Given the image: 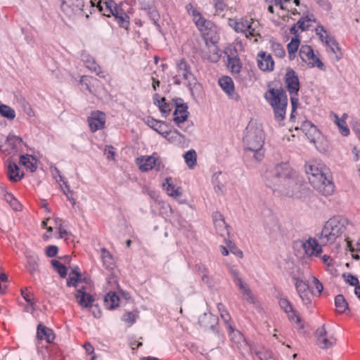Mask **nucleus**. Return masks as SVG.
<instances>
[{"instance_id":"nucleus-32","label":"nucleus","mask_w":360,"mask_h":360,"mask_svg":"<svg viewBox=\"0 0 360 360\" xmlns=\"http://www.w3.org/2000/svg\"><path fill=\"white\" fill-rule=\"evenodd\" d=\"M198 323L205 329H213L217 323V317L212 314L205 313L200 316Z\"/></svg>"},{"instance_id":"nucleus-29","label":"nucleus","mask_w":360,"mask_h":360,"mask_svg":"<svg viewBox=\"0 0 360 360\" xmlns=\"http://www.w3.org/2000/svg\"><path fill=\"white\" fill-rule=\"evenodd\" d=\"M219 84L221 88L231 98H238V96L235 95L234 84L232 79L228 76H224L219 79Z\"/></svg>"},{"instance_id":"nucleus-22","label":"nucleus","mask_w":360,"mask_h":360,"mask_svg":"<svg viewBox=\"0 0 360 360\" xmlns=\"http://www.w3.org/2000/svg\"><path fill=\"white\" fill-rule=\"evenodd\" d=\"M112 15L120 27L128 30L130 25L129 17L120 5L116 4Z\"/></svg>"},{"instance_id":"nucleus-49","label":"nucleus","mask_w":360,"mask_h":360,"mask_svg":"<svg viewBox=\"0 0 360 360\" xmlns=\"http://www.w3.org/2000/svg\"><path fill=\"white\" fill-rule=\"evenodd\" d=\"M51 264L54 269V270L58 273V274L62 277L65 278L67 276V268L63 264L60 262L53 259L51 261Z\"/></svg>"},{"instance_id":"nucleus-26","label":"nucleus","mask_w":360,"mask_h":360,"mask_svg":"<svg viewBox=\"0 0 360 360\" xmlns=\"http://www.w3.org/2000/svg\"><path fill=\"white\" fill-rule=\"evenodd\" d=\"M292 280H293L296 290L298 292L300 298L304 302H309V298L308 295L309 293V290L308 283L297 277H293Z\"/></svg>"},{"instance_id":"nucleus-31","label":"nucleus","mask_w":360,"mask_h":360,"mask_svg":"<svg viewBox=\"0 0 360 360\" xmlns=\"http://www.w3.org/2000/svg\"><path fill=\"white\" fill-rule=\"evenodd\" d=\"M7 174L9 179L13 182L19 181L24 176V172L15 162L8 163Z\"/></svg>"},{"instance_id":"nucleus-13","label":"nucleus","mask_w":360,"mask_h":360,"mask_svg":"<svg viewBox=\"0 0 360 360\" xmlns=\"http://www.w3.org/2000/svg\"><path fill=\"white\" fill-rule=\"evenodd\" d=\"M279 304L284 311L288 314L290 321H295L298 329H303L304 324L299 314L293 309L291 303L285 298H281L279 300Z\"/></svg>"},{"instance_id":"nucleus-35","label":"nucleus","mask_w":360,"mask_h":360,"mask_svg":"<svg viewBox=\"0 0 360 360\" xmlns=\"http://www.w3.org/2000/svg\"><path fill=\"white\" fill-rule=\"evenodd\" d=\"M300 45V37L298 34H295V36L292 37L290 41L287 44V50L290 60L295 59Z\"/></svg>"},{"instance_id":"nucleus-12","label":"nucleus","mask_w":360,"mask_h":360,"mask_svg":"<svg viewBox=\"0 0 360 360\" xmlns=\"http://www.w3.org/2000/svg\"><path fill=\"white\" fill-rule=\"evenodd\" d=\"M90 283H86V285H82L77 290L75 297L79 305L82 308L91 307L94 302V297L88 292L90 288Z\"/></svg>"},{"instance_id":"nucleus-21","label":"nucleus","mask_w":360,"mask_h":360,"mask_svg":"<svg viewBox=\"0 0 360 360\" xmlns=\"http://www.w3.org/2000/svg\"><path fill=\"white\" fill-rule=\"evenodd\" d=\"M96 2V7L98 11L103 13V15L107 17L112 16L113 11L117 4L112 0H91L92 6H94Z\"/></svg>"},{"instance_id":"nucleus-8","label":"nucleus","mask_w":360,"mask_h":360,"mask_svg":"<svg viewBox=\"0 0 360 360\" xmlns=\"http://www.w3.org/2000/svg\"><path fill=\"white\" fill-rule=\"evenodd\" d=\"M301 60L311 68L317 67L320 70H324L325 66L319 58L314 53L311 46L302 45L299 51Z\"/></svg>"},{"instance_id":"nucleus-7","label":"nucleus","mask_w":360,"mask_h":360,"mask_svg":"<svg viewBox=\"0 0 360 360\" xmlns=\"http://www.w3.org/2000/svg\"><path fill=\"white\" fill-rule=\"evenodd\" d=\"M284 84L287 89L292 105V112L290 114V120L295 117V112L299 105L298 92L300 90V81L296 72L290 69L288 70L284 77Z\"/></svg>"},{"instance_id":"nucleus-9","label":"nucleus","mask_w":360,"mask_h":360,"mask_svg":"<svg viewBox=\"0 0 360 360\" xmlns=\"http://www.w3.org/2000/svg\"><path fill=\"white\" fill-rule=\"evenodd\" d=\"M135 162L139 169L143 172L152 169L160 171L162 167L160 159L155 154L141 156L137 158Z\"/></svg>"},{"instance_id":"nucleus-3","label":"nucleus","mask_w":360,"mask_h":360,"mask_svg":"<svg viewBox=\"0 0 360 360\" xmlns=\"http://www.w3.org/2000/svg\"><path fill=\"white\" fill-rule=\"evenodd\" d=\"M347 221L339 217L329 219L324 224L319 237L323 245H331L342 238L346 231Z\"/></svg>"},{"instance_id":"nucleus-40","label":"nucleus","mask_w":360,"mask_h":360,"mask_svg":"<svg viewBox=\"0 0 360 360\" xmlns=\"http://www.w3.org/2000/svg\"><path fill=\"white\" fill-rule=\"evenodd\" d=\"M269 44L270 50L276 57L279 58H283L285 56V50L281 43L277 42L273 39H271L269 41Z\"/></svg>"},{"instance_id":"nucleus-48","label":"nucleus","mask_w":360,"mask_h":360,"mask_svg":"<svg viewBox=\"0 0 360 360\" xmlns=\"http://www.w3.org/2000/svg\"><path fill=\"white\" fill-rule=\"evenodd\" d=\"M0 115L4 117L13 120L15 117V110L8 105H0Z\"/></svg>"},{"instance_id":"nucleus-2","label":"nucleus","mask_w":360,"mask_h":360,"mask_svg":"<svg viewBox=\"0 0 360 360\" xmlns=\"http://www.w3.org/2000/svg\"><path fill=\"white\" fill-rule=\"evenodd\" d=\"M305 172L314 188L324 196H330L335 191V185L328 168L320 160H309L305 165Z\"/></svg>"},{"instance_id":"nucleus-30","label":"nucleus","mask_w":360,"mask_h":360,"mask_svg":"<svg viewBox=\"0 0 360 360\" xmlns=\"http://www.w3.org/2000/svg\"><path fill=\"white\" fill-rule=\"evenodd\" d=\"M146 123L149 127L162 136L169 129L168 125L165 122L157 120L152 117H148Z\"/></svg>"},{"instance_id":"nucleus-15","label":"nucleus","mask_w":360,"mask_h":360,"mask_svg":"<svg viewBox=\"0 0 360 360\" xmlns=\"http://www.w3.org/2000/svg\"><path fill=\"white\" fill-rule=\"evenodd\" d=\"M193 75L188 63L182 59L177 63V74L174 77V84H180L182 80H189Z\"/></svg>"},{"instance_id":"nucleus-63","label":"nucleus","mask_w":360,"mask_h":360,"mask_svg":"<svg viewBox=\"0 0 360 360\" xmlns=\"http://www.w3.org/2000/svg\"><path fill=\"white\" fill-rule=\"evenodd\" d=\"M231 252L237 255L238 257H243V252L237 248L235 245H229Z\"/></svg>"},{"instance_id":"nucleus-14","label":"nucleus","mask_w":360,"mask_h":360,"mask_svg":"<svg viewBox=\"0 0 360 360\" xmlns=\"http://www.w3.org/2000/svg\"><path fill=\"white\" fill-rule=\"evenodd\" d=\"M316 33L320 40L325 44L326 46L333 53H336L339 49L338 46L333 37L329 35L327 30L322 26L319 25L316 28Z\"/></svg>"},{"instance_id":"nucleus-60","label":"nucleus","mask_w":360,"mask_h":360,"mask_svg":"<svg viewBox=\"0 0 360 360\" xmlns=\"http://www.w3.org/2000/svg\"><path fill=\"white\" fill-rule=\"evenodd\" d=\"M58 249L55 245H49L46 249V254L49 257H55L58 253Z\"/></svg>"},{"instance_id":"nucleus-64","label":"nucleus","mask_w":360,"mask_h":360,"mask_svg":"<svg viewBox=\"0 0 360 360\" xmlns=\"http://www.w3.org/2000/svg\"><path fill=\"white\" fill-rule=\"evenodd\" d=\"M257 355L261 360H276L269 352L264 354L258 353Z\"/></svg>"},{"instance_id":"nucleus-33","label":"nucleus","mask_w":360,"mask_h":360,"mask_svg":"<svg viewBox=\"0 0 360 360\" xmlns=\"http://www.w3.org/2000/svg\"><path fill=\"white\" fill-rule=\"evenodd\" d=\"M231 342L236 345L238 348H240L243 345H246L243 334L237 330H234L232 326H229L227 329Z\"/></svg>"},{"instance_id":"nucleus-46","label":"nucleus","mask_w":360,"mask_h":360,"mask_svg":"<svg viewBox=\"0 0 360 360\" xmlns=\"http://www.w3.org/2000/svg\"><path fill=\"white\" fill-rule=\"evenodd\" d=\"M101 252L103 265L105 266L106 268H112L115 264V259L113 256L105 248H102Z\"/></svg>"},{"instance_id":"nucleus-34","label":"nucleus","mask_w":360,"mask_h":360,"mask_svg":"<svg viewBox=\"0 0 360 360\" xmlns=\"http://www.w3.org/2000/svg\"><path fill=\"white\" fill-rule=\"evenodd\" d=\"M162 186L167 191V194L173 198H178L181 194V188L176 186L173 184L172 177L166 178L165 182L162 184Z\"/></svg>"},{"instance_id":"nucleus-4","label":"nucleus","mask_w":360,"mask_h":360,"mask_svg":"<svg viewBox=\"0 0 360 360\" xmlns=\"http://www.w3.org/2000/svg\"><path fill=\"white\" fill-rule=\"evenodd\" d=\"M267 103L272 107L275 119L283 121L285 119L288 106V97L281 88H269L264 94Z\"/></svg>"},{"instance_id":"nucleus-5","label":"nucleus","mask_w":360,"mask_h":360,"mask_svg":"<svg viewBox=\"0 0 360 360\" xmlns=\"http://www.w3.org/2000/svg\"><path fill=\"white\" fill-rule=\"evenodd\" d=\"M228 24L235 32L245 34L247 39H253L255 43H257L258 38H261L259 22L253 18H229Z\"/></svg>"},{"instance_id":"nucleus-58","label":"nucleus","mask_w":360,"mask_h":360,"mask_svg":"<svg viewBox=\"0 0 360 360\" xmlns=\"http://www.w3.org/2000/svg\"><path fill=\"white\" fill-rule=\"evenodd\" d=\"M290 0H266V3H272L276 8L279 10H284L285 8L284 6L285 3L290 2Z\"/></svg>"},{"instance_id":"nucleus-16","label":"nucleus","mask_w":360,"mask_h":360,"mask_svg":"<svg viewBox=\"0 0 360 360\" xmlns=\"http://www.w3.org/2000/svg\"><path fill=\"white\" fill-rule=\"evenodd\" d=\"M257 66L262 71L271 72L274 68V61L270 53L261 51L257 55Z\"/></svg>"},{"instance_id":"nucleus-24","label":"nucleus","mask_w":360,"mask_h":360,"mask_svg":"<svg viewBox=\"0 0 360 360\" xmlns=\"http://www.w3.org/2000/svg\"><path fill=\"white\" fill-rule=\"evenodd\" d=\"M86 283L89 282L81 279L79 268L78 266L74 267L71 270L69 274V278L67 280L68 286H74L77 290L79 288H81L82 285H86Z\"/></svg>"},{"instance_id":"nucleus-41","label":"nucleus","mask_w":360,"mask_h":360,"mask_svg":"<svg viewBox=\"0 0 360 360\" xmlns=\"http://www.w3.org/2000/svg\"><path fill=\"white\" fill-rule=\"evenodd\" d=\"M39 258L37 255H27L26 268L31 275H33L38 271L39 268Z\"/></svg>"},{"instance_id":"nucleus-50","label":"nucleus","mask_w":360,"mask_h":360,"mask_svg":"<svg viewBox=\"0 0 360 360\" xmlns=\"http://www.w3.org/2000/svg\"><path fill=\"white\" fill-rule=\"evenodd\" d=\"M139 314L138 312L127 311L122 316V321L127 323L129 326L135 323Z\"/></svg>"},{"instance_id":"nucleus-59","label":"nucleus","mask_w":360,"mask_h":360,"mask_svg":"<svg viewBox=\"0 0 360 360\" xmlns=\"http://www.w3.org/2000/svg\"><path fill=\"white\" fill-rule=\"evenodd\" d=\"M311 278L312 279V283L314 286V288L316 289V292L319 295L323 290V285L314 276L311 275Z\"/></svg>"},{"instance_id":"nucleus-42","label":"nucleus","mask_w":360,"mask_h":360,"mask_svg":"<svg viewBox=\"0 0 360 360\" xmlns=\"http://www.w3.org/2000/svg\"><path fill=\"white\" fill-rule=\"evenodd\" d=\"M227 67L230 69L232 74H239L242 68V65L239 58L237 56L233 57L229 56Z\"/></svg>"},{"instance_id":"nucleus-61","label":"nucleus","mask_w":360,"mask_h":360,"mask_svg":"<svg viewBox=\"0 0 360 360\" xmlns=\"http://www.w3.org/2000/svg\"><path fill=\"white\" fill-rule=\"evenodd\" d=\"M220 316L222 320L224 321L227 329L229 328V326H232L231 323V318L227 311H223V313H221Z\"/></svg>"},{"instance_id":"nucleus-19","label":"nucleus","mask_w":360,"mask_h":360,"mask_svg":"<svg viewBox=\"0 0 360 360\" xmlns=\"http://www.w3.org/2000/svg\"><path fill=\"white\" fill-rule=\"evenodd\" d=\"M188 115V106L186 104H176L173 120L178 127L183 129L181 124L186 121Z\"/></svg>"},{"instance_id":"nucleus-1","label":"nucleus","mask_w":360,"mask_h":360,"mask_svg":"<svg viewBox=\"0 0 360 360\" xmlns=\"http://www.w3.org/2000/svg\"><path fill=\"white\" fill-rule=\"evenodd\" d=\"M294 172L288 162H283L266 171L264 179L266 185L274 191H278L283 195L300 198L296 191L300 186L293 176Z\"/></svg>"},{"instance_id":"nucleus-54","label":"nucleus","mask_w":360,"mask_h":360,"mask_svg":"<svg viewBox=\"0 0 360 360\" xmlns=\"http://www.w3.org/2000/svg\"><path fill=\"white\" fill-rule=\"evenodd\" d=\"M213 3H214V7L215 9V12L217 14H219L221 12H223L226 7V4L224 0H213Z\"/></svg>"},{"instance_id":"nucleus-11","label":"nucleus","mask_w":360,"mask_h":360,"mask_svg":"<svg viewBox=\"0 0 360 360\" xmlns=\"http://www.w3.org/2000/svg\"><path fill=\"white\" fill-rule=\"evenodd\" d=\"M87 122L91 132H96L105 128L106 122V115L105 112L100 110H94L91 112L87 117Z\"/></svg>"},{"instance_id":"nucleus-57","label":"nucleus","mask_w":360,"mask_h":360,"mask_svg":"<svg viewBox=\"0 0 360 360\" xmlns=\"http://www.w3.org/2000/svg\"><path fill=\"white\" fill-rule=\"evenodd\" d=\"M86 67L91 70L92 72H96L97 75H100L102 73L101 68L100 65H98L94 61H92V63H86Z\"/></svg>"},{"instance_id":"nucleus-44","label":"nucleus","mask_w":360,"mask_h":360,"mask_svg":"<svg viewBox=\"0 0 360 360\" xmlns=\"http://www.w3.org/2000/svg\"><path fill=\"white\" fill-rule=\"evenodd\" d=\"M208 28L210 30V27ZM202 37L205 41V45H208V44H217L219 40V35L217 26H215L214 29H211L210 32L204 34Z\"/></svg>"},{"instance_id":"nucleus-25","label":"nucleus","mask_w":360,"mask_h":360,"mask_svg":"<svg viewBox=\"0 0 360 360\" xmlns=\"http://www.w3.org/2000/svg\"><path fill=\"white\" fill-rule=\"evenodd\" d=\"M169 143L180 147H184L186 143V137L180 134L177 130L167 129L163 136Z\"/></svg>"},{"instance_id":"nucleus-45","label":"nucleus","mask_w":360,"mask_h":360,"mask_svg":"<svg viewBox=\"0 0 360 360\" xmlns=\"http://www.w3.org/2000/svg\"><path fill=\"white\" fill-rule=\"evenodd\" d=\"M185 162L189 169H193L197 165V153L191 149L184 155Z\"/></svg>"},{"instance_id":"nucleus-52","label":"nucleus","mask_w":360,"mask_h":360,"mask_svg":"<svg viewBox=\"0 0 360 360\" xmlns=\"http://www.w3.org/2000/svg\"><path fill=\"white\" fill-rule=\"evenodd\" d=\"M342 277L347 283L352 286H355V288L359 286V279L356 276L350 274H343Z\"/></svg>"},{"instance_id":"nucleus-36","label":"nucleus","mask_w":360,"mask_h":360,"mask_svg":"<svg viewBox=\"0 0 360 360\" xmlns=\"http://www.w3.org/2000/svg\"><path fill=\"white\" fill-rule=\"evenodd\" d=\"M153 98L154 103L158 107L162 116L167 117L172 110L171 105L166 103L165 98H159L158 94H155Z\"/></svg>"},{"instance_id":"nucleus-18","label":"nucleus","mask_w":360,"mask_h":360,"mask_svg":"<svg viewBox=\"0 0 360 360\" xmlns=\"http://www.w3.org/2000/svg\"><path fill=\"white\" fill-rule=\"evenodd\" d=\"M202 58L212 63H217L220 60L221 52L217 44H208L202 51Z\"/></svg>"},{"instance_id":"nucleus-17","label":"nucleus","mask_w":360,"mask_h":360,"mask_svg":"<svg viewBox=\"0 0 360 360\" xmlns=\"http://www.w3.org/2000/svg\"><path fill=\"white\" fill-rule=\"evenodd\" d=\"M193 21L203 36L206 32H210V29H214L216 26L212 21L205 19L198 11H193Z\"/></svg>"},{"instance_id":"nucleus-6","label":"nucleus","mask_w":360,"mask_h":360,"mask_svg":"<svg viewBox=\"0 0 360 360\" xmlns=\"http://www.w3.org/2000/svg\"><path fill=\"white\" fill-rule=\"evenodd\" d=\"M247 148L250 151L256 153L255 159L260 160L263 154L259 152L262 150L264 143V133L259 127L248 126L246 129V134L243 138Z\"/></svg>"},{"instance_id":"nucleus-55","label":"nucleus","mask_w":360,"mask_h":360,"mask_svg":"<svg viewBox=\"0 0 360 360\" xmlns=\"http://www.w3.org/2000/svg\"><path fill=\"white\" fill-rule=\"evenodd\" d=\"M6 200L11 204V206L15 210H20L21 209L20 203L13 196L12 194H8L6 196Z\"/></svg>"},{"instance_id":"nucleus-27","label":"nucleus","mask_w":360,"mask_h":360,"mask_svg":"<svg viewBox=\"0 0 360 360\" xmlns=\"http://www.w3.org/2000/svg\"><path fill=\"white\" fill-rule=\"evenodd\" d=\"M37 338L41 340H45L47 343H51L55 339V334L51 328L39 323L37 328Z\"/></svg>"},{"instance_id":"nucleus-47","label":"nucleus","mask_w":360,"mask_h":360,"mask_svg":"<svg viewBox=\"0 0 360 360\" xmlns=\"http://www.w3.org/2000/svg\"><path fill=\"white\" fill-rule=\"evenodd\" d=\"M336 311L339 314L344 313L348 308V304L342 295H338L335 298Z\"/></svg>"},{"instance_id":"nucleus-37","label":"nucleus","mask_w":360,"mask_h":360,"mask_svg":"<svg viewBox=\"0 0 360 360\" xmlns=\"http://www.w3.org/2000/svg\"><path fill=\"white\" fill-rule=\"evenodd\" d=\"M20 163L31 172H34L37 169V159L31 155H21Z\"/></svg>"},{"instance_id":"nucleus-62","label":"nucleus","mask_w":360,"mask_h":360,"mask_svg":"<svg viewBox=\"0 0 360 360\" xmlns=\"http://www.w3.org/2000/svg\"><path fill=\"white\" fill-rule=\"evenodd\" d=\"M298 27L302 30L304 31L308 29L309 27V19H301L297 22Z\"/></svg>"},{"instance_id":"nucleus-23","label":"nucleus","mask_w":360,"mask_h":360,"mask_svg":"<svg viewBox=\"0 0 360 360\" xmlns=\"http://www.w3.org/2000/svg\"><path fill=\"white\" fill-rule=\"evenodd\" d=\"M302 131L305 133L308 139L314 145L316 144L319 139L321 138V132L319 130L310 122L306 121L301 127Z\"/></svg>"},{"instance_id":"nucleus-53","label":"nucleus","mask_w":360,"mask_h":360,"mask_svg":"<svg viewBox=\"0 0 360 360\" xmlns=\"http://www.w3.org/2000/svg\"><path fill=\"white\" fill-rule=\"evenodd\" d=\"M321 259L326 266V270L332 271L333 270V259L332 257L329 255H324Z\"/></svg>"},{"instance_id":"nucleus-10","label":"nucleus","mask_w":360,"mask_h":360,"mask_svg":"<svg viewBox=\"0 0 360 360\" xmlns=\"http://www.w3.org/2000/svg\"><path fill=\"white\" fill-rule=\"evenodd\" d=\"M316 343L322 349H328L336 344V338L333 334L326 331L325 326L319 327L316 331Z\"/></svg>"},{"instance_id":"nucleus-43","label":"nucleus","mask_w":360,"mask_h":360,"mask_svg":"<svg viewBox=\"0 0 360 360\" xmlns=\"http://www.w3.org/2000/svg\"><path fill=\"white\" fill-rule=\"evenodd\" d=\"M333 117V121L338 126L340 133L344 136H347L349 134V129L347 125L346 121L344 119H340V117L335 113L331 115Z\"/></svg>"},{"instance_id":"nucleus-51","label":"nucleus","mask_w":360,"mask_h":360,"mask_svg":"<svg viewBox=\"0 0 360 360\" xmlns=\"http://www.w3.org/2000/svg\"><path fill=\"white\" fill-rule=\"evenodd\" d=\"M195 269L198 274L201 276L202 280L207 283L209 281V271L205 266L202 264H198L195 266Z\"/></svg>"},{"instance_id":"nucleus-20","label":"nucleus","mask_w":360,"mask_h":360,"mask_svg":"<svg viewBox=\"0 0 360 360\" xmlns=\"http://www.w3.org/2000/svg\"><path fill=\"white\" fill-rule=\"evenodd\" d=\"M302 247L308 257H319L322 252L321 246L315 238H309L303 243Z\"/></svg>"},{"instance_id":"nucleus-28","label":"nucleus","mask_w":360,"mask_h":360,"mask_svg":"<svg viewBox=\"0 0 360 360\" xmlns=\"http://www.w3.org/2000/svg\"><path fill=\"white\" fill-rule=\"evenodd\" d=\"M212 217L216 231L221 236L228 234V226L223 215L219 212H214Z\"/></svg>"},{"instance_id":"nucleus-39","label":"nucleus","mask_w":360,"mask_h":360,"mask_svg":"<svg viewBox=\"0 0 360 360\" xmlns=\"http://www.w3.org/2000/svg\"><path fill=\"white\" fill-rule=\"evenodd\" d=\"M236 285L239 288L240 292L245 297L246 299L251 297V292L250 289L246 286L241 278L239 277L238 274L236 271H231Z\"/></svg>"},{"instance_id":"nucleus-38","label":"nucleus","mask_w":360,"mask_h":360,"mask_svg":"<svg viewBox=\"0 0 360 360\" xmlns=\"http://www.w3.org/2000/svg\"><path fill=\"white\" fill-rule=\"evenodd\" d=\"M120 297L115 292H108L104 298V305L108 309H113L119 306Z\"/></svg>"},{"instance_id":"nucleus-56","label":"nucleus","mask_w":360,"mask_h":360,"mask_svg":"<svg viewBox=\"0 0 360 360\" xmlns=\"http://www.w3.org/2000/svg\"><path fill=\"white\" fill-rule=\"evenodd\" d=\"M21 295L30 305L33 306L34 304L33 295L31 294L27 288L21 290Z\"/></svg>"}]
</instances>
